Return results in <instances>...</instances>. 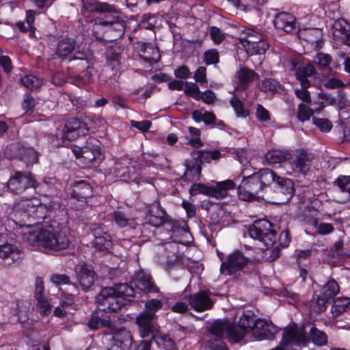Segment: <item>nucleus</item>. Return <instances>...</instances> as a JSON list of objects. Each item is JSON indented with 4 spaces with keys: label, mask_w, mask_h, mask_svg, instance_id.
Listing matches in <instances>:
<instances>
[{
    "label": "nucleus",
    "mask_w": 350,
    "mask_h": 350,
    "mask_svg": "<svg viewBox=\"0 0 350 350\" xmlns=\"http://www.w3.org/2000/svg\"><path fill=\"white\" fill-rule=\"evenodd\" d=\"M236 78L237 79V88L245 90L256 79L258 78V75L253 70L243 67L236 72Z\"/></svg>",
    "instance_id": "nucleus-25"
},
{
    "label": "nucleus",
    "mask_w": 350,
    "mask_h": 350,
    "mask_svg": "<svg viewBox=\"0 0 350 350\" xmlns=\"http://www.w3.org/2000/svg\"><path fill=\"white\" fill-rule=\"evenodd\" d=\"M21 82L23 86L31 91L39 89L44 84L42 79L32 75H25L22 77Z\"/></svg>",
    "instance_id": "nucleus-41"
},
{
    "label": "nucleus",
    "mask_w": 350,
    "mask_h": 350,
    "mask_svg": "<svg viewBox=\"0 0 350 350\" xmlns=\"http://www.w3.org/2000/svg\"><path fill=\"white\" fill-rule=\"evenodd\" d=\"M112 288L116 291V295L122 299L121 302L123 306L132 301L135 297V290L128 284H118L113 286Z\"/></svg>",
    "instance_id": "nucleus-29"
},
{
    "label": "nucleus",
    "mask_w": 350,
    "mask_h": 350,
    "mask_svg": "<svg viewBox=\"0 0 350 350\" xmlns=\"http://www.w3.org/2000/svg\"><path fill=\"white\" fill-rule=\"evenodd\" d=\"M235 183L232 180L217 182L215 187H213L212 197L217 199L224 198L228 195L229 190L234 189Z\"/></svg>",
    "instance_id": "nucleus-33"
},
{
    "label": "nucleus",
    "mask_w": 350,
    "mask_h": 350,
    "mask_svg": "<svg viewBox=\"0 0 350 350\" xmlns=\"http://www.w3.org/2000/svg\"><path fill=\"white\" fill-rule=\"evenodd\" d=\"M136 49L143 53L140 54L141 58L150 64L157 63L160 59L158 49L151 44L139 42L136 43Z\"/></svg>",
    "instance_id": "nucleus-24"
},
{
    "label": "nucleus",
    "mask_w": 350,
    "mask_h": 350,
    "mask_svg": "<svg viewBox=\"0 0 350 350\" xmlns=\"http://www.w3.org/2000/svg\"><path fill=\"white\" fill-rule=\"evenodd\" d=\"M162 307V303L160 300L152 299L147 301L145 305V310L143 312L152 313L155 312Z\"/></svg>",
    "instance_id": "nucleus-61"
},
{
    "label": "nucleus",
    "mask_w": 350,
    "mask_h": 350,
    "mask_svg": "<svg viewBox=\"0 0 350 350\" xmlns=\"http://www.w3.org/2000/svg\"><path fill=\"white\" fill-rule=\"evenodd\" d=\"M83 12L109 14L116 20L115 22L126 21V17L115 6L97 0H83Z\"/></svg>",
    "instance_id": "nucleus-9"
},
{
    "label": "nucleus",
    "mask_w": 350,
    "mask_h": 350,
    "mask_svg": "<svg viewBox=\"0 0 350 350\" xmlns=\"http://www.w3.org/2000/svg\"><path fill=\"white\" fill-rule=\"evenodd\" d=\"M71 197L78 201L86 202L93 196V189L89 183L85 180L75 182L72 185Z\"/></svg>",
    "instance_id": "nucleus-19"
},
{
    "label": "nucleus",
    "mask_w": 350,
    "mask_h": 350,
    "mask_svg": "<svg viewBox=\"0 0 350 350\" xmlns=\"http://www.w3.org/2000/svg\"><path fill=\"white\" fill-rule=\"evenodd\" d=\"M334 185H337L342 191L350 194V176H339L335 181Z\"/></svg>",
    "instance_id": "nucleus-59"
},
{
    "label": "nucleus",
    "mask_w": 350,
    "mask_h": 350,
    "mask_svg": "<svg viewBox=\"0 0 350 350\" xmlns=\"http://www.w3.org/2000/svg\"><path fill=\"white\" fill-rule=\"evenodd\" d=\"M20 159L27 165H32L38 162V153L32 148L18 147Z\"/></svg>",
    "instance_id": "nucleus-38"
},
{
    "label": "nucleus",
    "mask_w": 350,
    "mask_h": 350,
    "mask_svg": "<svg viewBox=\"0 0 350 350\" xmlns=\"http://www.w3.org/2000/svg\"><path fill=\"white\" fill-rule=\"evenodd\" d=\"M267 14L273 18V22H295V17L291 13L281 12L276 13L275 10L269 11Z\"/></svg>",
    "instance_id": "nucleus-52"
},
{
    "label": "nucleus",
    "mask_w": 350,
    "mask_h": 350,
    "mask_svg": "<svg viewBox=\"0 0 350 350\" xmlns=\"http://www.w3.org/2000/svg\"><path fill=\"white\" fill-rule=\"evenodd\" d=\"M165 215V213L160 203L154 202L148 207L146 219L150 225L159 227L164 223Z\"/></svg>",
    "instance_id": "nucleus-23"
},
{
    "label": "nucleus",
    "mask_w": 350,
    "mask_h": 350,
    "mask_svg": "<svg viewBox=\"0 0 350 350\" xmlns=\"http://www.w3.org/2000/svg\"><path fill=\"white\" fill-rule=\"evenodd\" d=\"M184 92L187 95L193 98L196 100H198L200 94V89L195 83L185 82Z\"/></svg>",
    "instance_id": "nucleus-55"
},
{
    "label": "nucleus",
    "mask_w": 350,
    "mask_h": 350,
    "mask_svg": "<svg viewBox=\"0 0 350 350\" xmlns=\"http://www.w3.org/2000/svg\"><path fill=\"white\" fill-rule=\"evenodd\" d=\"M0 258L6 263H13L21 258V251L14 245L3 244L0 245Z\"/></svg>",
    "instance_id": "nucleus-26"
},
{
    "label": "nucleus",
    "mask_w": 350,
    "mask_h": 350,
    "mask_svg": "<svg viewBox=\"0 0 350 350\" xmlns=\"http://www.w3.org/2000/svg\"><path fill=\"white\" fill-rule=\"evenodd\" d=\"M230 103L238 117L245 118L250 115L249 110L245 107L244 103L237 97H232Z\"/></svg>",
    "instance_id": "nucleus-47"
},
{
    "label": "nucleus",
    "mask_w": 350,
    "mask_h": 350,
    "mask_svg": "<svg viewBox=\"0 0 350 350\" xmlns=\"http://www.w3.org/2000/svg\"><path fill=\"white\" fill-rule=\"evenodd\" d=\"M248 232L252 238L262 241L266 247L273 246L276 241V232L272 228V224L268 220L255 221L250 227Z\"/></svg>",
    "instance_id": "nucleus-5"
},
{
    "label": "nucleus",
    "mask_w": 350,
    "mask_h": 350,
    "mask_svg": "<svg viewBox=\"0 0 350 350\" xmlns=\"http://www.w3.org/2000/svg\"><path fill=\"white\" fill-rule=\"evenodd\" d=\"M277 332L278 329L274 325L262 319L256 321L254 327L252 329V334L258 340H272Z\"/></svg>",
    "instance_id": "nucleus-17"
},
{
    "label": "nucleus",
    "mask_w": 350,
    "mask_h": 350,
    "mask_svg": "<svg viewBox=\"0 0 350 350\" xmlns=\"http://www.w3.org/2000/svg\"><path fill=\"white\" fill-rule=\"evenodd\" d=\"M332 30L334 37L350 46V23H332Z\"/></svg>",
    "instance_id": "nucleus-30"
},
{
    "label": "nucleus",
    "mask_w": 350,
    "mask_h": 350,
    "mask_svg": "<svg viewBox=\"0 0 350 350\" xmlns=\"http://www.w3.org/2000/svg\"><path fill=\"white\" fill-rule=\"evenodd\" d=\"M152 340L161 347L167 350H174L176 349L175 342L167 334H161L160 329L157 333L152 336Z\"/></svg>",
    "instance_id": "nucleus-39"
},
{
    "label": "nucleus",
    "mask_w": 350,
    "mask_h": 350,
    "mask_svg": "<svg viewBox=\"0 0 350 350\" xmlns=\"http://www.w3.org/2000/svg\"><path fill=\"white\" fill-rule=\"evenodd\" d=\"M254 174L256 176H258V180L263 189L269 187L272 183L275 185L276 179L279 177L273 171L267 168L262 169Z\"/></svg>",
    "instance_id": "nucleus-37"
},
{
    "label": "nucleus",
    "mask_w": 350,
    "mask_h": 350,
    "mask_svg": "<svg viewBox=\"0 0 350 350\" xmlns=\"http://www.w3.org/2000/svg\"><path fill=\"white\" fill-rule=\"evenodd\" d=\"M282 85L273 79H265L262 81L260 90L267 94H275L280 90Z\"/></svg>",
    "instance_id": "nucleus-44"
},
{
    "label": "nucleus",
    "mask_w": 350,
    "mask_h": 350,
    "mask_svg": "<svg viewBox=\"0 0 350 350\" xmlns=\"http://www.w3.org/2000/svg\"><path fill=\"white\" fill-rule=\"evenodd\" d=\"M77 281L81 288L86 291L94 284L96 272L91 265L80 262L75 267Z\"/></svg>",
    "instance_id": "nucleus-14"
},
{
    "label": "nucleus",
    "mask_w": 350,
    "mask_h": 350,
    "mask_svg": "<svg viewBox=\"0 0 350 350\" xmlns=\"http://www.w3.org/2000/svg\"><path fill=\"white\" fill-rule=\"evenodd\" d=\"M321 109L312 110L309 107V105L300 103L298 105L297 116L299 121L304 122L308 120L314 112L319 111Z\"/></svg>",
    "instance_id": "nucleus-48"
},
{
    "label": "nucleus",
    "mask_w": 350,
    "mask_h": 350,
    "mask_svg": "<svg viewBox=\"0 0 350 350\" xmlns=\"http://www.w3.org/2000/svg\"><path fill=\"white\" fill-rule=\"evenodd\" d=\"M156 314L148 312H141L135 320V323L139 328V334L142 338L148 336L151 337L159 330V326L156 322Z\"/></svg>",
    "instance_id": "nucleus-13"
},
{
    "label": "nucleus",
    "mask_w": 350,
    "mask_h": 350,
    "mask_svg": "<svg viewBox=\"0 0 350 350\" xmlns=\"http://www.w3.org/2000/svg\"><path fill=\"white\" fill-rule=\"evenodd\" d=\"M136 162L128 157H122L115 163V170L120 177L131 178L136 172Z\"/></svg>",
    "instance_id": "nucleus-22"
},
{
    "label": "nucleus",
    "mask_w": 350,
    "mask_h": 350,
    "mask_svg": "<svg viewBox=\"0 0 350 350\" xmlns=\"http://www.w3.org/2000/svg\"><path fill=\"white\" fill-rule=\"evenodd\" d=\"M308 335V338L306 337L303 330L297 327H291L284 332L283 342L286 345L294 343L306 346L311 341L318 347L325 346L327 344V334L314 325L310 328Z\"/></svg>",
    "instance_id": "nucleus-3"
},
{
    "label": "nucleus",
    "mask_w": 350,
    "mask_h": 350,
    "mask_svg": "<svg viewBox=\"0 0 350 350\" xmlns=\"http://www.w3.org/2000/svg\"><path fill=\"white\" fill-rule=\"evenodd\" d=\"M262 38V36L254 30L246 29L243 31L239 41L247 51V47L254 46L257 42L260 41Z\"/></svg>",
    "instance_id": "nucleus-34"
},
{
    "label": "nucleus",
    "mask_w": 350,
    "mask_h": 350,
    "mask_svg": "<svg viewBox=\"0 0 350 350\" xmlns=\"http://www.w3.org/2000/svg\"><path fill=\"white\" fill-rule=\"evenodd\" d=\"M40 183L29 171H16L8 182V187L15 193H22L29 188L36 189Z\"/></svg>",
    "instance_id": "nucleus-6"
},
{
    "label": "nucleus",
    "mask_w": 350,
    "mask_h": 350,
    "mask_svg": "<svg viewBox=\"0 0 350 350\" xmlns=\"http://www.w3.org/2000/svg\"><path fill=\"white\" fill-rule=\"evenodd\" d=\"M111 217L115 224L120 228H135L137 223L135 218L122 210H116Z\"/></svg>",
    "instance_id": "nucleus-27"
},
{
    "label": "nucleus",
    "mask_w": 350,
    "mask_h": 350,
    "mask_svg": "<svg viewBox=\"0 0 350 350\" xmlns=\"http://www.w3.org/2000/svg\"><path fill=\"white\" fill-rule=\"evenodd\" d=\"M190 139L188 141V144L195 148H200L203 146V143L201 140L200 135L201 131L200 129L189 126L188 128Z\"/></svg>",
    "instance_id": "nucleus-50"
},
{
    "label": "nucleus",
    "mask_w": 350,
    "mask_h": 350,
    "mask_svg": "<svg viewBox=\"0 0 350 350\" xmlns=\"http://www.w3.org/2000/svg\"><path fill=\"white\" fill-rule=\"evenodd\" d=\"M122 49L118 45L109 46L107 49V66L112 71H117L120 67V59Z\"/></svg>",
    "instance_id": "nucleus-28"
},
{
    "label": "nucleus",
    "mask_w": 350,
    "mask_h": 350,
    "mask_svg": "<svg viewBox=\"0 0 350 350\" xmlns=\"http://www.w3.org/2000/svg\"><path fill=\"white\" fill-rule=\"evenodd\" d=\"M272 189L273 191V198L278 204H284L292 198L295 189L293 182L287 178L278 177L276 183L273 185Z\"/></svg>",
    "instance_id": "nucleus-11"
},
{
    "label": "nucleus",
    "mask_w": 350,
    "mask_h": 350,
    "mask_svg": "<svg viewBox=\"0 0 350 350\" xmlns=\"http://www.w3.org/2000/svg\"><path fill=\"white\" fill-rule=\"evenodd\" d=\"M299 36L303 37L305 40H310L312 36L318 38L321 36V31L317 28L299 29Z\"/></svg>",
    "instance_id": "nucleus-53"
},
{
    "label": "nucleus",
    "mask_w": 350,
    "mask_h": 350,
    "mask_svg": "<svg viewBox=\"0 0 350 350\" xmlns=\"http://www.w3.org/2000/svg\"><path fill=\"white\" fill-rule=\"evenodd\" d=\"M308 88L301 86L300 89H295L294 92L295 94L299 99L301 100L304 103H306V104L310 105L311 97Z\"/></svg>",
    "instance_id": "nucleus-60"
},
{
    "label": "nucleus",
    "mask_w": 350,
    "mask_h": 350,
    "mask_svg": "<svg viewBox=\"0 0 350 350\" xmlns=\"http://www.w3.org/2000/svg\"><path fill=\"white\" fill-rule=\"evenodd\" d=\"M311 224L317 228V233L322 235L327 234L334 231V226L331 224L321 223L318 225L317 219L312 220Z\"/></svg>",
    "instance_id": "nucleus-56"
},
{
    "label": "nucleus",
    "mask_w": 350,
    "mask_h": 350,
    "mask_svg": "<svg viewBox=\"0 0 350 350\" xmlns=\"http://www.w3.org/2000/svg\"><path fill=\"white\" fill-rule=\"evenodd\" d=\"M202 165L196 159L193 162L191 160H186L185 161V166L186 170L184 173V176L187 180H198L200 178L202 172Z\"/></svg>",
    "instance_id": "nucleus-31"
},
{
    "label": "nucleus",
    "mask_w": 350,
    "mask_h": 350,
    "mask_svg": "<svg viewBox=\"0 0 350 350\" xmlns=\"http://www.w3.org/2000/svg\"><path fill=\"white\" fill-rule=\"evenodd\" d=\"M97 142L96 139L90 137L87 140L86 146L83 147L74 146L72 152L76 157L82 159L85 164H89L95 161H101L103 155L99 146L96 144Z\"/></svg>",
    "instance_id": "nucleus-7"
},
{
    "label": "nucleus",
    "mask_w": 350,
    "mask_h": 350,
    "mask_svg": "<svg viewBox=\"0 0 350 350\" xmlns=\"http://www.w3.org/2000/svg\"><path fill=\"white\" fill-rule=\"evenodd\" d=\"M75 46L76 42L74 39L64 38L59 41L56 49V54L59 57H64L75 50Z\"/></svg>",
    "instance_id": "nucleus-35"
},
{
    "label": "nucleus",
    "mask_w": 350,
    "mask_h": 350,
    "mask_svg": "<svg viewBox=\"0 0 350 350\" xmlns=\"http://www.w3.org/2000/svg\"><path fill=\"white\" fill-rule=\"evenodd\" d=\"M290 157L289 152L280 150H273L265 154L266 160L270 164L282 163L288 159Z\"/></svg>",
    "instance_id": "nucleus-40"
},
{
    "label": "nucleus",
    "mask_w": 350,
    "mask_h": 350,
    "mask_svg": "<svg viewBox=\"0 0 350 350\" xmlns=\"http://www.w3.org/2000/svg\"><path fill=\"white\" fill-rule=\"evenodd\" d=\"M88 327L92 329H98L101 327H108L111 330L116 329V325L109 319H100L97 312H93L88 323Z\"/></svg>",
    "instance_id": "nucleus-32"
},
{
    "label": "nucleus",
    "mask_w": 350,
    "mask_h": 350,
    "mask_svg": "<svg viewBox=\"0 0 350 350\" xmlns=\"http://www.w3.org/2000/svg\"><path fill=\"white\" fill-rule=\"evenodd\" d=\"M219 53L216 49H209L204 53V61L207 65L219 62Z\"/></svg>",
    "instance_id": "nucleus-58"
},
{
    "label": "nucleus",
    "mask_w": 350,
    "mask_h": 350,
    "mask_svg": "<svg viewBox=\"0 0 350 350\" xmlns=\"http://www.w3.org/2000/svg\"><path fill=\"white\" fill-rule=\"evenodd\" d=\"M37 304L36 307L38 312L42 316H48L52 310V305L50 299L46 297H42L36 299Z\"/></svg>",
    "instance_id": "nucleus-49"
},
{
    "label": "nucleus",
    "mask_w": 350,
    "mask_h": 350,
    "mask_svg": "<svg viewBox=\"0 0 350 350\" xmlns=\"http://www.w3.org/2000/svg\"><path fill=\"white\" fill-rule=\"evenodd\" d=\"M256 321L253 314H244L241 317L238 326L228 321L219 320L213 324L211 332L215 336H226L230 340L237 342L242 339L247 332H252Z\"/></svg>",
    "instance_id": "nucleus-2"
},
{
    "label": "nucleus",
    "mask_w": 350,
    "mask_h": 350,
    "mask_svg": "<svg viewBox=\"0 0 350 350\" xmlns=\"http://www.w3.org/2000/svg\"><path fill=\"white\" fill-rule=\"evenodd\" d=\"M24 239L33 246L42 247L52 251L67 249L70 244L66 232L52 226L39 230H29L24 234Z\"/></svg>",
    "instance_id": "nucleus-1"
},
{
    "label": "nucleus",
    "mask_w": 350,
    "mask_h": 350,
    "mask_svg": "<svg viewBox=\"0 0 350 350\" xmlns=\"http://www.w3.org/2000/svg\"><path fill=\"white\" fill-rule=\"evenodd\" d=\"M84 123L79 121L78 119H70L66 124L65 129L66 130V137L68 139H75L79 136L82 126Z\"/></svg>",
    "instance_id": "nucleus-36"
},
{
    "label": "nucleus",
    "mask_w": 350,
    "mask_h": 350,
    "mask_svg": "<svg viewBox=\"0 0 350 350\" xmlns=\"http://www.w3.org/2000/svg\"><path fill=\"white\" fill-rule=\"evenodd\" d=\"M312 121L322 132H328L332 128V123L326 118H313Z\"/></svg>",
    "instance_id": "nucleus-57"
},
{
    "label": "nucleus",
    "mask_w": 350,
    "mask_h": 350,
    "mask_svg": "<svg viewBox=\"0 0 350 350\" xmlns=\"http://www.w3.org/2000/svg\"><path fill=\"white\" fill-rule=\"evenodd\" d=\"M191 196L203 194L204 196L212 197L213 187H208L203 183H193L189 189Z\"/></svg>",
    "instance_id": "nucleus-46"
},
{
    "label": "nucleus",
    "mask_w": 350,
    "mask_h": 350,
    "mask_svg": "<svg viewBox=\"0 0 350 350\" xmlns=\"http://www.w3.org/2000/svg\"><path fill=\"white\" fill-rule=\"evenodd\" d=\"M211 338L210 339V348L211 350H228L226 345L219 340L220 338L226 337V336H215L214 334H212V332L211 331ZM226 338H228L226 336Z\"/></svg>",
    "instance_id": "nucleus-54"
},
{
    "label": "nucleus",
    "mask_w": 350,
    "mask_h": 350,
    "mask_svg": "<svg viewBox=\"0 0 350 350\" xmlns=\"http://www.w3.org/2000/svg\"><path fill=\"white\" fill-rule=\"evenodd\" d=\"M187 300L191 307L200 312L211 310L214 304L206 291H200L191 295L188 297Z\"/></svg>",
    "instance_id": "nucleus-18"
},
{
    "label": "nucleus",
    "mask_w": 350,
    "mask_h": 350,
    "mask_svg": "<svg viewBox=\"0 0 350 350\" xmlns=\"http://www.w3.org/2000/svg\"><path fill=\"white\" fill-rule=\"evenodd\" d=\"M249 262V258L239 251L229 254L226 261L222 262L220 272L225 275H232L242 270Z\"/></svg>",
    "instance_id": "nucleus-12"
},
{
    "label": "nucleus",
    "mask_w": 350,
    "mask_h": 350,
    "mask_svg": "<svg viewBox=\"0 0 350 350\" xmlns=\"http://www.w3.org/2000/svg\"><path fill=\"white\" fill-rule=\"evenodd\" d=\"M210 36L215 44L221 43L225 38V34L217 27L210 28Z\"/></svg>",
    "instance_id": "nucleus-62"
},
{
    "label": "nucleus",
    "mask_w": 350,
    "mask_h": 350,
    "mask_svg": "<svg viewBox=\"0 0 350 350\" xmlns=\"http://www.w3.org/2000/svg\"><path fill=\"white\" fill-rule=\"evenodd\" d=\"M269 48V43L267 42V40L262 38L260 41L257 42L256 44H254V46L247 47L246 51L250 55L263 54L268 50Z\"/></svg>",
    "instance_id": "nucleus-51"
},
{
    "label": "nucleus",
    "mask_w": 350,
    "mask_h": 350,
    "mask_svg": "<svg viewBox=\"0 0 350 350\" xmlns=\"http://www.w3.org/2000/svg\"><path fill=\"white\" fill-rule=\"evenodd\" d=\"M292 69L295 70V77L297 81L300 82L301 86L305 88H310L311 83L308 80V77H310L316 74V70L314 66L311 64H307L303 66H299L297 69L296 62L293 60L291 62Z\"/></svg>",
    "instance_id": "nucleus-21"
},
{
    "label": "nucleus",
    "mask_w": 350,
    "mask_h": 350,
    "mask_svg": "<svg viewBox=\"0 0 350 350\" xmlns=\"http://www.w3.org/2000/svg\"><path fill=\"white\" fill-rule=\"evenodd\" d=\"M95 248L103 252H109L113 245L112 237L103 225H97L92 228Z\"/></svg>",
    "instance_id": "nucleus-15"
},
{
    "label": "nucleus",
    "mask_w": 350,
    "mask_h": 350,
    "mask_svg": "<svg viewBox=\"0 0 350 350\" xmlns=\"http://www.w3.org/2000/svg\"><path fill=\"white\" fill-rule=\"evenodd\" d=\"M196 153L198 154V158L196 159L198 162L202 165L203 163H210L211 160H218L221 158V152L217 150H214L212 151L207 150H198L196 151Z\"/></svg>",
    "instance_id": "nucleus-43"
},
{
    "label": "nucleus",
    "mask_w": 350,
    "mask_h": 350,
    "mask_svg": "<svg viewBox=\"0 0 350 350\" xmlns=\"http://www.w3.org/2000/svg\"><path fill=\"white\" fill-rule=\"evenodd\" d=\"M328 300V299H325L324 296L320 295L312 305L313 310L317 313H321L325 310L326 304Z\"/></svg>",
    "instance_id": "nucleus-63"
},
{
    "label": "nucleus",
    "mask_w": 350,
    "mask_h": 350,
    "mask_svg": "<svg viewBox=\"0 0 350 350\" xmlns=\"http://www.w3.org/2000/svg\"><path fill=\"white\" fill-rule=\"evenodd\" d=\"M133 282L137 288L146 293H157L158 287L152 281V277L143 271L136 272L133 276Z\"/></svg>",
    "instance_id": "nucleus-20"
},
{
    "label": "nucleus",
    "mask_w": 350,
    "mask_h": 350,
    "mask_svg": "<svg viewBox=\"0 0 350 350\" xmlns=\"http://www.w3.org/2000/svg\"><path fill=\"white\" fill-rule=\"evenodd\" d=\"M312 159V155L306 150H297L291 162L293 171L297 174L306 175L310 169Z\"/></svg>",
    "instance_id": "nucleus-16"
},
{
    "label": "nucleus",
    "mask_w": 350,
    "mask_h": 350,
    "mask_svg": "<svg viewBox=\"0 0 350 350\" xmlns=\"http://www.w3.org/2000/svg\"><path fill=\"white\" fill-rule=\"evenodd\" d=\"M215 100V94L211 90H206L204 92H200V96L198 97V100H202L204 103L208 105L213 104Z\"/></svg>",
    "instance_id": "nucleus-64"
},
{
    "label": "nucleus",
    "mask_w": 350,
    "mask_h": 350,
    "mask_svg": "<svg viewBox=\"0 0 350 350\" xmlns=\"http://www.w3.org/2000/svg\"><path fill=\"white\" fill-rule=\"evenodd\" d=\"M263 189L258 176L254 173L243 179L238 187V196L242 200H256L260 197L259 193Z\"/></svg>",
    "instance_id": "nucleus-8"
},
{
    "label": "nucleus",
    "mask_w": 350,
    "mask_h": 350,
    "mask_svg": "<svg viewBox=\"0 0 350 350\" xmlns=\"http://www.w3.org/2000/svg\"><path fill=\"white\" fill-rule=\"evenodd\" d=\"M96 300L100 309L105 312H115L124 306L112 287H106L97 295Z\"/></svg>",
    "instance_id": "nucleus-10"
},
{
    "label": "nucleus",
    "mask_w": 350,
    "mask_h": 350,
    "mask_svg": "<svg viewBox=\"0 0 350 350\" xmlns=\"http://www.w3.org/2000/svg\"><path fill=\"white\" fill-rule=\"evenodd\" d=\"M14 211L15 216L20 217L23 221L30 217L44 219L47 215L46 205L42 204L38 198L20 200L14 206Z\"/></svg>",
    "instance_id": "nucleus-4"
},
{
    "label": "nucleus",
    "mask_w": 350,
    "mask_h": 350,
    "mask_svg": "<svg viewBox=\"0 0 350 350\" xmlns=\"http://www.w3.org/2000/svg\"><path fill=\"white\" fill-rule=\"evenodd\" d=\"M339 291L340 287L338 283L334 280L330 279L322 287L321 295L329 300L334 298L339 293Z\"/></svg>",
    "instance_id": "nucleus-42"
},
{
    "label": "nucleus",
    "mask_w": 350,
    "mask_h": 350,
    "mask_svg": "<svg viewBox=\"0 0 350 350\" xmlns=\"http://www.w3.org/2000/svg\"><path fill=\"white\" fill-rule=\"evenodd\" d=\"M116 340L123 350L129 349L133 343V337L131 332L122 329L116 334Z\"/></svg>",
    "instance_id": "nucleus-45"
}]
</instances>
